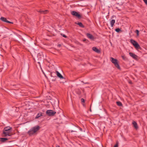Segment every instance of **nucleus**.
<instances>
[{
    "mask_svg": "<svg viewBox=\"0 0 147 147\" xmlns=\"http://www.w3.org/2000/svg\"><path fill=\"white\" fill-rule=\"evenodd\" d=\"M0 55L2 57H3V56L2 55Z\"/></svg>",
    "mask_w": 147,
    "mask_h": 147,
    "instance_id": "nucleus-44",
    "label": "nucleus"
},
{
    "mask_svg": "<svg viewBox=\"0 0 147 147\" xmlns=\"http://www.w3.org/2000/svg\"><path fill=\"white\" fill-rule=\"evenodd\" d=\"M78 44L79 45H80V46H82L83 45L82 44L80 43L79 42H78Z\"/></svg>",
    "mask_w": 147,
    "mask_h": 147,
    "instance_id": "nucleus-38",
    "label": "nucleus"
},
{
    "mask_svg": "<svg viewBox=\"0 0 147 147\" xmlns=\"http://www.w3.org/2000/svg\"><path fill=\"white\" fill-rule=\"evenodd\" d=\"M132 124L135 129H137L138 128L137 124L136 121H133L132 122Z\"/></svg>",
    "mask_w": 147,
    "mask_h": 147,
    "instance_id": "nucleus-15",
    "label": "nucleus"
},
{
    "mask_svg": "<svg viewBox=\"0 0 147 147\" xmlns=\"http://www.w3.org/2000/svg\"><path fill=\"white\" fill-rule=\"evenodd\" d=\"M76 24L78 25L80 27L82 28H84L85 27L82 24V23L81 22H78V23H76Z\"/></svg>",
    "mask_w": 147,
    "mask_h": 147,
    "instance_id": "nucleus-18",
    "label": "nucleus"
},
{
    "mask_svg": "<svg viewBox=\"0 0 147 147\" xmlns=\"http://www.w3.org/2000/svg\"><path fill=\"white\" fill-rule=\"evenodd\" d=\"M40 127L38 125L32 127L27 132L29 136H31L37 134V132L40 129Z\"/></svg>",
    "mask_w": 147,
    "mask_h": 147,
    "instance_id": "nucleus-1",
    "label": "nucleus"
},
{
    "mask_svg": "<svg viewBox=\"0 0 147 147\" xmlns=\"http://www.w3.org/2000/svg\"><path fill=\"white\" fill-rule=\"evenodd\" d=\"M71 14L73 15L74 16H75L77 17L78 18H80L81 17V15L79 14L77 12L74 11H71Z\"/></svg>",
    "mask_w": 147,
    "mask_h": 147,
    "instance_id": "nucleus-7",
    "label": "nucleus"
},
{
    "mask_svg": "<svg viewBox=\"0 0 147 147\" xmlns=\"http://www.w3.org/2000/svg\"><path fill=\"white\" fill-rule=\"evenodd\" d=\"M121 57H122V59L123 60H124L125 61H126V60H127V59L126 56H125L124 55H123V56H122Z\"/></svg>",
    "mask_w": 147,
    "mask_h": 147,
    "instance_id": "nucleus-27",
    "label": "nucleus"
},
{
    "mask_svg": "<svg viewBox=\"0 0 147 147\" xmlns=\"http://www.w3.org/2000/svg\"><path fill=\"white\" fill-rule=\"evenodd\" d=\"M56 74L57 77L61 79H65L62 75L58 71H56Z\"/></svg>",
    "mask_w": 147,
    "mask_h": 147,
    "instance_id": "nucleus-9",
    "label": "nucleus"
},
{
    "mask_svg": "<svg viewBox=\"0 0 147 147\" xmlns=\"http://www.w3.org/2000/svg\"><path fill=\"white\" fill-rule=\"evenodd\" d=\"M56 147H60L59 146H57Z\"/></svg>",
    "mask_w": 147,
    "mask_h": 147,
    "instance_id": "nucleus-42",
    "label": "nucleus"
},
{
    "mask_svg": "<svg viewBox=\"0 0 147 147\" xmlns=\"http://www.w3.org/2000/svg\"><path fill=\"white\" fill-rule=\"evenodd\" d=\"M12 130H3V134L4 135L3 136L6 137L7 136H11L13 135L11 133Z\"/></svg>",
    "mask_w": 147,
    "mask_h": 147,
    "instance_id": "nucleus-4",
    "label": "nucleus"
},
{
    "mask_svg": "<svg viewBox=\"0 0 147 147\" xmlns=\"http://www.w3.org/2000/svg\"><path fill=\"white\" fill-rule=\"evenodd\" d=\"M111 61L114 65L118 69L120 70L121 68L119 66L118 61L117 59L111 57L110 58Z\"/></svg>",
    "mask_w": 147,
    "mask_h": 147,
    "instance_id": "nucleus-2",
    "label": "nucleus"
},
{
    "mask_svg": "<svg viewBox=\"0 0 147 147\" xmlns=\"http://www.w3.org/2000/svg\"><path fill=\"white\" fill-rule=\"evenodd\" d=\"M130 42L136 49H141V47H140L138 43L136 41L133 39H131Z\"/></svg>",
    "mask_w": 147,
    "mask_h": 147,
    "instance_id": "nucleus-3",
    "label": "nucleus"
},
{
    "mask_svg": "<svg viewBox=\"0 0 147 147\" xmlns=\"http://www.w3.org/2000/svg\"><path fill=\"white\" fill-rule=\"evenodd\" d=\"M61 46V45L60 44H58L57 45V46L59 47H60Z\"/></svg>",
    "mask_w": 147,
    "mask_h": 147,
    "instance_id": "nucleus-39",
    "label": "nucleus"
},
{
    "mask_svg": "<svg viewBox=\"0 0 147 147\" xmlns=\"http://www.w3.org/2000/svg\"><path fill=\"white\" fill-rule=\"evenodd\" d=\"M82 105H83V106H84V105L83 103L82 104Z\"/></svg>",
    "mask_w": 147,
    "mask_h": 147,
    "instance_id": "nucleus-45",
    "label": "nucleus"
},
{
    "mask_svg": "<svg viewBox=\"0 0 147 147\" xmlns=\"http://www.w3.org/2000/svg\"><path fill=\"white\" fill-rule=\"evenodd\" d=\"M92 49L94 51L97 53H100V51L95 47H93Z\"/></svg>",
    "mask_w": 147,
    "mask_h": 147,
    "instance_id": "nucleus-13",
    "label": "nucleus"
},
{
    "mask_svg": "<svg viewBox=\"0 0 147 147\" xmlns=\"http://www.w3.org/2000/svg\"><path fill=\"white\" fill-rule=\"evenodd\" d=\"M77 128H78L79 129H80V131H82V129L80 127H77Z\"/></svg>",
    "mask_w": 147,
    "mask_h": 147,
    "instance_id": "nucleus-34",
    "label": "nucleus"
},
{
    "mask_svg": "<svg viewBox=\"0 0 147 147\" xmlns=\"http://www.w3.org/2000/svg\"><path fill=\"white\" fill-rule=\"evenodd\" d=\"M71 130H70V131H71V132H77L78 130L77 127L76 126H74L73 127H71L70 128Z\"/></svg>",
    "mask_w": 147,
    "mask_h": 147,
    "instance_id": "nucleus-8",
    "label": "nucleus"
},
{
    "mask_svg": "<svg viewBox=\"0 0 147 147\" xmlns=\"http://www.w3.org/2000/svg\"><path fill=\"white\" fill-rule=\"evenodd\" d=\"M83 41L84 42H86V43H87L88 42V40H87L85 38L83 39Z\"/></svg>",
    "mask_w": 147,
    "mask_h": 147,
    "instance_id": "nucleus-28",
    "label": "nucleus"
},
{
    "mask_svg": "<svg viewBox=\"0 0 147 147\" xmlns=\"http://www.w3.org/2000/svg\"><path fill=\"white\" fill-rule=\"evenodd\" d=\"M61 36H62L63 37L65 38H67V36L65 35V34L61 33Z\"/></svg>",
    "mask_w": 147,
    "mask_h": 147,
    "instance_id": "nucleus-31",
    "label": "nucleus"
},
{
    "mask_svg": "<svg viewBox=\"0 0 147 147\" xmlns=\"http://www.w3.org/2000/svg\"><path fill=\"white\" fill-rule=\"evenodd\" d=\"M43 116L42 113H38L35 117L36 119H37L40 117L41 116Z\"/></svg>",
    "mask_w": 147,
    "mask_h": 147,
    "instance_id": "nucleus-19",
    "label": "nucleus"
},
{
    "mask_svg": "<svg viewBox=\"0 0 147 147\" xmlns=\"http://www.w3.org/2000/svg\"><path fill=\"white\" fill-rule=\"evenodd\" d=\"M86 36L88 38L91 40H94V36L91 34L88 33L86 34Z\"/></svg>",
    "mask_w": 147,
    "mask_h": 147,
    "instance_id": "nucleus-11",
    "label": "nucleus"
},
{
    "mask_svg": "<svg viewBox=\"0 0 147 147\" xmlns=\"http://www.w3.org/2000/svg\"><path fill=\"white\" fill-rule=\"evenodd\" d=\"M118 142H117L115 144L114 146L113 147H118Z\"/></svg>",
    "mask_w": 147,
    "mask_h": 147,
    "instance_id": "nucleus-30",
    "label": "nucleus"
},
{
    "mask_svg": "<svg viewBox=\"0 0 147 147\" xmlns=\"http://www.w3.org/2000/svg\"><path fill=\"white\" fill-rule=\"evenodd\" d=\"M115 31L118 33H119L120 32H122V30H121V29L119 28H116V29H115Z\"/></svg>",
    "mask_w": 147,
    "mask_h": 147,
    "instance_id": "nucleus-24",
    "label": "nucleus"
},
{
    "mask_svg": "<svg viewBox=\"0 0 147 147\" xmlns=\"http://www.w3.org/2000/svg\"><path fill=\"white\" fill-rule=\"evenodd\" d=\"M115 22V20H112L111 21L110 23H111V27H113V26Z\"/></svg>",
    "mask_w": 147,
    "mask_h": 147,
    "instance_id": "nucleus-21",
    "label": "nucleus"
},
{
    "mask_svg": "<svg viewBox=\"0 0 147 147\" xmlns=\"http://www.w3.org/2000/svg\"><path fill=\"white\" fill-rule=\"evenodd\" d=\"M49 11L48 10H46L44 11L42 10L41 11V14H46Z\"/></svg>",
    "mask_w": 147,
    "mask_h": 147,
    "instance_id": "nucleus-23",
    "label": "nucleus"
},
{
    "mask_svg": "<svg viewBox=\"0 0 147 147\" xmlns=\"http://www.w3.org/2000/svg\"><path fill=\"white\" fill-rule=\"evenodd\" d=\"M116 103L117 105L119 106H122L121 102L120 101H117Z\"/></svg>",
    "mask_w": 147,
    "mask_h": 147,
    "instance_id": "nucleus-25",
    "label": "nucleus"
},
{
    "mask_svg": "<svg viewBox=\"0 0 147 147\" xmlns=\"http://www.w3.org/2000/svg\"><path fill=\"white\" fill-rule=\"evenodd\" d=\"M85 84H88V83L87 82V83H85Z\"/></svg>",
    "mask_w": 147,
    "mask_h": 147,
    "instance_id": "nucleus-43",
    "label": "nucleus"
},
{
    "mask_svg": "<svg viewBox=\"0 0 147 147\" xmlns=\"http://www.w3.org/2000/svg\"><path fill=\"white\" fill-rule=\"evenodd\" d=\"M129 55L134 59H137L138 56L136 55L131 52L129 53Z\"/></svg>",
    "mask_w": 147,
    "mask_h": 147,
    "instance_id": "nucleus-10",
    "label": "nucleus"
},
{
    "mask_svg": "<svg viewBox=\"0 0 147 147\" xmlns=\"http://www.w3.org/2000/svg\"><path fill=\"white\" fill-rule=\"evenodd\" d=\"M0 19L2 21L7 23L8 21L7 20L6 18L3 17H1L0 18Z\"/></svg>",
    "mask_w": 147,
    "mask_h": 147,
    "instance_id": "nucleus-12",
    "label": "nucleus"
},
{
    "mask_svg": "<svg viewBox=\"0 0 147 147\" xmlns=\"http://www.w3.org/2000/svg\"><path fill=\"white\" fill-rule=\"evenodd\" d=\"M76 92L77 94H78L79 95H80L81 94V91L79 89H77L76 90Z\"/></svg>",
    "mask_w": 147,
    "mask_h": 147,
    "instance_id": "nucleus-20",
    "label": "nucleus"
},
{
    "mask_svg": "<svg viewBox=\"0 0 147 147\" xmlns=\"http://www.w3.org/2000/svg\"><path fill=\"white\" fill-rule=\"evenodd\" d=\"M7 23H10V24H13V22H11L9 21H8V22Z\"/></svg>",
    "mask_w": 147,
    "mask_h": 147,
    "instance_id": "nucleus-35",
    "label": "nucleus"
},
{
    "mask_svg": "<svg viewBox=\"0 0 147 147\" xmlns=\"http://www.w3.org/2000/svg\"><path fill=\"white\" fill-rule=\"evenodd\" d=\"M12 127L9 126H7L4 128L3 130H12Z\"/></svg>",
    "mask_w": 147,
    "mask_h": 147,
    "instance_id": "nucleus-22",
    "label": "nucleus"
},
{
    "mask_svg": "<svg viewBox=\"0 0 147 147\" xmlns=\"http://www.w3.org/2000/svg\"><path fill=\"white\" fill-rule=\"evenodd\" d=\"M56 113L55 111L51 110H47L46 111V115L50 116H54Z\"/></svg>",
    "mask_w": 147,
    "mask_h": 147,
    "instance_id": "nucleus-5",
    "label": "nucleus"
},
{
    "mask_svg": "<svg viewBox=\"0 0 147 147\" xmlns=\"http://www.w3.org/2000/svg\"><path fill=\"white\" fill-rule=\"evenodd\" d=\"M92 146H94L95 147H104L102 144L100 142L95 141L93 142L92 144Z\"/></svg>",
    "mask_w": 147,
    "mask_h": 147,
    "instance_id": "nucleus-6",
    "label": "nucleus"
},
{
    "mask_svg": "<svg viewBox=\"0 0 147 147\" xmlns=\"http://www.w3.org/2000/svg\"><path fill=\"white\" fill-rule=\"evenodd\" d=\"M55 74V72H54V73H53V76H54V74Z\"/></svg>",
    "mask_w": 147,
    "mask_h": 147,
    "instance_id": "nucleus-41",
    "label": "nucleus"
},
{
    "mask_svg": "<svg viewBox=\"0 0 147 147\" xmlns=\"http://www.w3.org/2000/svg\"><path fill=\"white\" fill-rule=\"evenodd\" d=\"M54 73V72H52L50 73V75L51 77H53V78H52V81H55L56 78H57V76H53V74Z\"/></svg>",
    "mask_w": 147,
    "mask_h": 147,
    "instance_id": "nucleus-14",
    "label": "nucleus"
},
{
    "mask_svg": "<svg viewBox=\"0 0 147 147\" xmlns=\"http://www.w3.org/2000/svg\"><path fill=\"white\" fill-rule=\"evenodd\" d=\"M135 32L137 34V35L138 36L139 35V31L138 30H136L135 31Z\"/></svg>",
    "mask_w": 147,
    "mask_h": 147,
    "instance_id": "nucleus-29",
    "label": "nucleus"
},
{
    "mask_svg": "<svg viewBox=\"0 0 147 147\" xmlns=\"http://www.w3.org/2000/svg\"><path fill=\"white\" fill-rule=\"evenodd\" d=\"M18 73H17L16 72H15L13 74V76L15 77L16 78H17L18 77V76H16L17 75H18Z\"/></svg>",
    "mask_w": 147,
    "mask_h": 147,
    "instance_id": "nucleus-26",
    "label": "nucleus"
},
{
    "mask_svg": "<svg viewBox=\"0 0 147 147\" xmlns=\"http://www.w3.org/2000/svg\"><path fill=\"white\" fill-rule=\"evenodd\" d=\"M143 0L144 1L145 4L146 5H147V0Z\"/></svg>",
    "mask_w": 147,
    "mask_h": 147,
    "instance_id": "nucleus-33",
    "label": "nucleus"
},
{
    "mask_svg": "<svg viewBox=\"0 0 147 147\" xmlns=\"http://www.w3.org/2000/svg\"><path fill=\"white\" fill-rule=\"evenodd\" d=\"M8 140V138H0V141L2 142H5Z\"/></svg>",
    "mask_w": 147,
    "mask_h": 147,
    "instance_id": "nucleus-17",
    "label": "nucleus"
},
{
    "mask_svg": "<svg viewBox=\"0 0 147 147\" xmlns=\"http://www.w3.org/2000/svg\"><path fill=\"white\" fill-rule=\"evenodd\" d=\"M42 10H39V11H38V12H39L40 13H41V11H42Z\"/></svg>",
    "mask_w": 147,
    "mask_h": 147,
    "instance_id": "nucleus-37",
    "label": "nucleus"
},
{
    "mask_svg": "<svg viewBox=\"0 0 147 147\" xmlns=\"http://www.w3.org/2000/svg\"><path fill=\"white\" fill-rule=\"evenodd\" d=\"M81 100L82 103H84L85 102V100L84 98H81Z\"/></svg>",
    "mask_w": 147,
    "mask_h": 147,
    "instance_id": "nucleus-32",
    "label": "nucleus"
},
{
    "mask_svg": "<svg viewBox=\"0 0 147 147\" xmlns=\"http://www.w3.org/2000/svg\"><path fill=\"white\" fill-rule=\"evenodd\" d=\"M38 63L39 64L40 66V63L39 62H38Z\"/></svg>",
    "mask_w": 147,
    "mask_h": 147,
    "instance_id": "nucleus-40",
    "label": "nucleus"
},
{
    "mask_svg": "<svg viewBox=\"0 0 147 147\" xmlns=\"http://www.w3.org/2000/svg\"><path fill=\"white\" fill-rule=\"evenodd\" d=\"M13 88L15 89V90H17L19 88L20 85L17 84H13L12 85Z\"/></svg>",
    "mask_w": 147,
    "mask_h": 147,
    "instance_id": "nucleus-16",
    "label": "nucleus"
},
{
    "mask_svg": "<svg viewBox=\"0 0 147 147\" xmlns=\"http://www.w3.org/2000/svg\"><path fill=\"white\" fill-rule=\"evenodd\" d=\"M129 84H132V81H130L129 82Z\"/></svg>",
    "mask_w": 147,
    "mask_h": 147,
    "instance_id": "nucleus-36",
    "label": "nucleus"
}]
</instances>
